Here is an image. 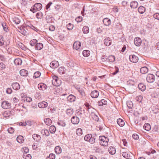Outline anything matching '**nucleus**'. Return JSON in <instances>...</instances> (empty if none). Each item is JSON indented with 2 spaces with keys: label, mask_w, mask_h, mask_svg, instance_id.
Here are the masks:
<instances>
[{
  "label": "nucleus",
  "mask_w": 159,
  "mask_h": 159,
  "mask_svg": "<svg viewBox=\"0 0 159 159\" xmlns=\"http://www.w3.org/2000/svg\"><path fill=\"white\" fill-rule=\"evenodd\" d=\"M83 54L85 57H87L90 55V52L89 50H84L83 52Z\"/></svg>",
  "instance_id": "39"
},
{
  "label": "nucleus",
  "mask_w": 159,
  "mask_h": 159,
  "mask_svg": "<svg viewBox=\"0 0 159 159\" xmlns=\"http://www.w3.org/2000/svg\"><path fill=\"white\" fill-rule=\"evenodd\" d=\"M99 140L100 143L101 145L103 146H107L108 145L109 139L107 137L104 136H101L99 137Z\"/></svg>",
  "instance_id": "1"
},
{
  "label": "nucleus",
  "mask_w": 159,
  "mask_h": 159,
  "mask_svg": "<svg viewBox=\"0 0 159 159\" xmlns=\"http://www.w3.org/2000/svg\"><path fill=\"white\" fill-rule=\"evenodd\" d=\"M71 123L73 124H78L80 121L79 118L77 116H73L71 119Z\"/></svg>",
  "instance_id": "8"
},
{
  "label": "nucleus",
  "mask_w": 159,
  "mask_h": 159,
  "mask_svg": "<svg viewBox=\"0 0 159 159\" xmlns=\"http://www.w3.org/2000/svg\"><path fill=\"white\" fill-rule=\"evenodd\" d=\"M141 40L139 38L137 37L134 39V43L136 46H140L141 44Z\"/></svg>",
  "instance_id": "10"
},
{
  "label": "nucleus",
  "mask_w": 159,
  "mask_h": 159,
  "mask_svg": "<svg viewBox=\"0 0 159 159\" xmlns=\"http://www.w3.org/2000/svg\"><path fill=\"white\" fill-rule=\"evenodd\" d=\"M57 124L59 125H60L63 127H64L66 125L65 123L64 122L62 121H60L58 122Z\"/></svg>",
  "instance_id": "53"
},
{
  "label": "nucleus",
  "mask_w": 159,
  "mask_h": 159,
  "mask_svg": "<svg viewBox=\"0 0 159 159\" xmlns=\"http://www.w3.org/2000/svg\"><path fill=\"white\" fill-rule=\"evenodd\" d=\"M6 67V65L2 62L0 63V68L1 69H3Z\"/></svg>",
  "instance_id": "59"
},
{
  "label": "nucleus",
  "mask_w": 159,
  "mask_h": 159,
  "mask_svg": "<svg viewBox=\"0 0 159 159\" xmlns=\"http://www.w3.org/2000/svg\"><path fill=\"white\" fill-rule=\"evenodd\" d=\"M153 17L158 20H159V13H157L153 15Z\"/></svg>",
  "instance_id": "58"
},
{
  "label": "nucleus",
  "mask_w": 159,
  "mask_h": 159,
  "mask_svg": "<svg viewBox=\"0 0 159 159\" xmlns=\"http://www.w3.org/2000/svg\"><path fill=\"white\" fill-rule=\"evenodd\" d=\"M53 80H52V84L56 86H58L61 84V80L58 77L56 76H53Z\"/></svg>",
  "instance_id": "3"
},
{
  "label": "nucleus",
  "mask_w": 159,
  "mask_h": 159,
  "mask_svg": "<svg viewBox=\"0 0 159 159\" xmlns=\"http://www.w3.org/2000/svg\"><path fill=\"white\" fill-rule=\"evenodd\" d=\"M148 71V69L146 66L143 67L140 69V72L142 74L147 73Z\"/></svg>",
  "instance_id": "25"
},
{
  "label": "nucleus",
  "mask_w": 159,
  "mask_h": 159,
  "mask_svg": "<svg viewBox=\"0 0 159 159\" xmlns=\"http://www.w3.org/2000/svg\"><path fill=\"white\" fill-rule=\"evenodd\" d=\"M23 157V158H25V159H31V156L30 154L26 155L25 154H24Z\"/></svg>",
  "instance_id": "52"
},
{
  "label": "nucleus",
  "mask_w": 159,
  "mask_h": 159,
  "mask_svg": "<svg viewBox=\"0 0 159 159\" xmlns=\"http://www.w3.org/2000/svg\"><path fill=\"white\" fill-rule=\"evenodd\" d=\"M99 92L97 90H94L91 93V96L93 98H96L98 97Z\"/></svg>",
  "instance_id": "12"
},
{
  "label": "nucleus",
  "mask_w": 159,
  "mask_h": 159,
  "mask_svg": "<svg viewBox=\"0 0 159 159\" xmlns=\"http://www.w3.org/2000/svg\"><path fill=\"white\" fill-rule=\"evenodd\" d=\"M11 86L13 89L16 90H19L20 89V85L17 82L12 83Z\"/></svg>",
  "instance_id": "16"
},
{
  "label": "nucleus",
  "mask_w": 159,
  "mask_h": 159,
  "mask_svg": "<svg viewBox=\"0 0 159 159\" xmlns=\"http://www.w3.org/2000/svg\"><path fill=\"white\" fill-rule=\"evenodd\" d=\"M75 97L73 95L71 94L69 95L67 97V100L70 102H74L75 100Z\"/></svg>",
  "instance_id": "21"
},
{
  "label": "nucleus",
  "mask_w": 159,
  "mask_h": 159,
  "mask_svg": "<svg viewBox=\"0 0 159 159\" xmlns=\"http://www.w3.org/2000/svg\"><path fill=\"white\" fill-rule=\"evenodd\" d=\"M48 106V103L47 102L43 101L40 102V108H43L47 107Z\"/></svg>",
  "instance_id": "38"
},
{
  "label": "nucleus",
  "mask_w": 159,
  "mask_h": 159,
  "mask_svg": "<svg viewBox=\"0 0 159 159\" xmlns=\"http://www.w3.org/2000/svg\"><path fill=\"white\" fill-rule=\"evenodd\" d=\"M12 92V89L10 88H8L6 90V92L7 93L10 94Z\"/></svg>",
  "instance_id": "62"
},
{
  "label": "nucleus",
  "mask_w": 159,
  "mask_h": 159,
  "mask_svg": "<svg viewBox=\"0 0 159 159\" xmlns=\"http://www.w3.org/2000/svg\"><path fill=\"white\" fill-rule=\"evenodd\" d=\"M17 141L20 143H22L24 141V139L23 136L21 135L18 136L16 139Z\"/></svg>",
  "instance_id": "26"
},
{
  "label": "nucleus",
  "mask_w": 159,
  "mask_h": 159,
  "mask_svg": "<svg viewBox=\"0 0 159 159\" xmlns=\"http://www.w3.org/2000/svg\"><path fill=\"white\" fill-rule=\"evenodd\" d=\"M23 106H22V104H17L15 105L14 109L15 110L20 111H23L22 109Z\"/></svg>",
  "instance_id": "17"
},
{
  "label": "nucleus",
  "mask_w": 159,
  "mask_h": 159,
  "mask_svg": "<svg viewBox=\"0 0 159 159\" xmlns=\"http://www.w3.org/2000/svg\"><path fill=\"white\" fill-rule=\"evenodd\" d=\"M47 88L48 86L46 84L43 83H40V88L41 89H40V90L44 91L45 92H46Z\"/></svg>",
  "instance_id": "30"
},
{
  "label": "nucleus",
  "mask_w": 159,
  "mask_h": 159,
  "mask_svg": "<svg viewBox=\"0 0 159 159\" xmlns=\"http://www.w3.org/2000/svg\"><path fill=\"white\" fill-rule=\"evenodd\" d=\"M129 59L130 61L133 63H136L139 60V58L138 57L133 54L129 56Z\"/></svg>",
  "instance_id": "5"
},
{
  "label": "nucleus",
  "mask_w": 159,
  "mask_h": 159,
  "mask_svg": "<svg viewBox=\"0 0 159 159\" xmlns=\"http://www.w3.org/2000/svg\"><path fill=\"white\" fill-rule=\"evenodd\" d=\"M76 133L79 136L83 134L82 129L81 128H78L76 130Z\"/></svg>",
  "instance_id": "45"
},
{
  "label": "nucleus",
  "mask_w": 159,
  "mask_h": 159,
  "mask_svg": "<svg viewBox=\"0 0 159 159\" xmlns=\"http://www.w3.org/2000/svg\"><path fill=\"white\" fill-rule=\"evenodd\" d=\"M87 107V110L88 111L89 113H90L91 114L93 113H94L97 111L95 109H94L93 107H90V106L89 104H88L86 105Z\"/></svg>",
  "instance_id": "14"
},
{
  "label": "nucleus",
  "mask_w": 159,
  "mask_h": 159,
  "mask_svg": "<svg viewBox=\"0 0 159 159\" xmlns=\"http://www.w3.org/2000/svg\"><path fill=\"white\" fill-rule=\"evenodd\" d=\"M108 151L109 153L111 155H114L116 152V149L114 147H110L109 148Z\"/></svg>",
  "instance_id": "20"
},
{
  "label": "nucleus",
  "mask_w": 159,
  "mask_h": 159,
  "mask_svg": "<svg viewBox=\"0 0 159 159\" xmlns=\"http://www.w3.org/2000/svg\"><path fill=\"white\" fill-rule=\"evenodd\" d=\"M103 22L105 25L109 26L111 24V21L108 18H106L103 19Z\"/></svg>",
  "instance_id": "15"
},
{
  "label": "nucleus",
  "mask_w": 159,
  "mask_h": 159,
  "mask_svg": "<svg viewBox=\"0 0 159 159\" xmlns=\"http://www.w3.org/2000/svg\"><path fill=\"white\" fill-rule=\"evenodd\" d=\"M7 131L9 133L12 134L14 132V130L12 127H10L8 129Z\"/></svg>",
  "instance_id": "57"
},
{
  "label": "nucleus",
  "mask_w": 159,
  "mask_h": 159,
  "mask_svg": "<svg viewBox=\"0 0 159 159\" xmlns=\"http://www.w3.org/2000/svg\"><path fill=\"white\" fill-rule=\"evenodd\" d=\"M55 29V28L53 25H51L49 27V30L51 31H53Z\"/></svg>",
  "instance_id": "63"
},
{
  "label": "nucleus",
  "mask_w": 159,
  "mask_h": 159,
  "mask_svg": "<svg viewBox=\"0 0 159 159\" xmlns=\"http://www.w3.org/2000/svg\"><path fill=\"white\" fill-rule=\"evenodd\" d=\"M81 46V43L79 41H76L74 43L73 45V48L74 49H75L76 50H77L80 48Z\"/></svg>",
  "instance_id": "11"
},
{
  "label": "nucleus",
  "mask_w": 159,
  "mask_h": 159,
  "mask_svg": "<svg viewBox=\"0 0 159 159\" xmlns=\"http://www.w3.org/2000/svg\"><path fill=\"white\" fill-rule=\"evenodd\" d=\"M143 98V97L142 96L139 95L136 98V100L138 102H141Z\"/></svg>",
  "instance_id": "54"
},
{
  "label": "nucleus",
  "mask_w": 159,
  "mask_h": 159,
  "mask_svg": "<svg viewBox=\"0 0 159 159\" xmlns=\"http://www.w3.org/2000/svg\"><path fill=\"white\" fill-rule=\"evenodd\" d=\"M30 44L33 46L35 45V48L36 50H40V43H38V40L35 39H33L30 41Z\"/></svg>",
  "instance_id": "2"
},
{
  "label": "nucleus",
  "mask_w": 159,
  "mask_h": 159,
  "mask_svg": "<svg viewBox=\"0 0 159 159\" xmlns=\"http://www.w3.org/2000/svg\"><path fill=\"white\" fill-rule=\"evenodd\" d=\"M3 115L5 117H8L11 115V111H5L3 113Z\"/></svg>",
  "instance_id": "36"
},
{
  "label": "nucleus",
  "mask_w": 159,
  "mask_h": 159,
  "mask_svg": "<svg viewBox=\"0 0 159 159\" xmlns=\"http://www.w3.org/2000/svg\"><path fill=\"white\" fill-rule=\"evenodd\" d=\"M66 112L68 116H71L73 114L74 111L72 108H70L66 110Z\"/></svg>",
  "instance_id": "24"
},
{
  "label": "nucleus",
  "mask_w": 159,
  "mask_h": 159,
  "mask_svg": "<svg viewBox=\"0 0 159 159\" xmlns=\"http://www.w3.org/2000/svg\"><path fill=\"white\" fill-rule=\"evenodd\" d=\"M13 21L16 24H18L20 22L19 18L18 17H15L13 18Z\"/></svg>",
  "instance_id": "37"
},
{
  "label": "nucleus",
  "mask_w": 159,
  "mask_h": 159,
  "mask_svg": "<svg viewBox=\"0 0 159 159\" xmlns=\"http://www.w3.org/2000/svg\"><path fill=\"white\" fill-rule=\"evenodd\" d=\"M40 77V72L39 71H37L35 72L33 76V78L34 79L38 78Z\"/></svg>",
  "instance_id": "49"
},
{
  "label": "nucleus",
  "mask_w": 159,
  "mask_h": 159,
  "mask_svg": "<svg viewBox=\"0 0 159 159\" xmlns=\"http://www.w3.org/2000/svg\"><path fill=\"white\" fill-rule=\"evenodd\" d=\"M66 27L68 30H70L73 29V25L70 23H69L67 25Z\"/></svg>",
  "instance_id": "51"
},
{
  "label": "nucleus",
  "mask_w": 159,
  "mask_h": 159,
  "mask_svg": "<svg viewBox=\"0 0 159 159\" xmlns=\"http://www.w3.org/2000/svg\"><path fill=\"white\" fill-rule=\"evenodd\" d=\"M41 134L43 135H46L48 136L49 135V133L48 130L47 129H42L41 131Z\"/></svg>",
  "instance_id": "34"
},
{
  "label": "nucleus",
  "mask_w": 159,
  "mask_h": 159,
  "mask_svg": "<svg viewBox=\"0 0 159 159\" xmlns=\"http://www.w3.org/2000/svg\"><path fill=\"white\" fill-rule=\"evenodd\" d=\"M32 137L33 139L36 141L39 142L40 140V135L36 134H34L33 135Z\"/></svg>",
  "instance_id": "31"
},
{
  "label": "nucleus",
  "mask_w": 159,
  "mask_h": 159,
  "mask_svg": "<svg viewBox=\"0 0 159 159\" xmlns=\"http://www.w3.org/2000/svg\"><path fill=\"white\" fill-rule=\"evenodd\" d=\"M40 10V3H37L35 4L33 6V8L30 9V11L34 13L37 11H39Z\"/></svg>",
  "instance_id": "4"
},
{
  "label": "nucleus",
  "mask_w": 159,
  "mask_h": 159,
  "mask_svg": "<svg viewBox=\"0 0 159 159\" xmlns=\"http://www.w3.org/2000/svg\"><path fill=\"white\" fill-rule=\"evenodd\" d=\"M75 20L77 22H80L82 20V18L81 16H79L77 17L75 19Z\"/></svg>",
  "instance_id": "56"
},
{
  "label": "nucleus",
  "mask_w": 159,
  "mask_h": 159,
  "mask_svg": "<svg viewBox=\"0 0 159 159\" xmlns=\"http://www.w3.org/2000/svg\"><path fill=\"white\" fill-rule=\"evenodd\" d=\"M104 43L107 46H109L111 44V40L109 37L106 38L104 40Z\"/></svg>",
  "instance_id": "13"
},
{
  "label": "nucleus",
  "mask_w": 159,
  "mask_h": 159,
  "mask_svg": "<svg viewBox=\"0 0 159 159\" xmlns=\"http://www.w3.org/2000/svg\"><path fill=\"white\" fill-rule=\"evenodd\" d=\"M56 128L54 125H52L50 127L49 131L52 134L54 133L56 131Z\"/></svg>",
  "instance_id": "41"
},
{
  "label": "nucleus",
  "mask_w": 159,
  "mask_h": 159,
  "mask_svg": "<svg viewBox=\"0 0 159 159\" xmlns=\"http://www.w3.org/2000/svg\"><path fill=\"white\" fill-rule=\"evenodd\" d=\"M131 154V153H128L126 152H124L122 153V155L124 157L127 158L130 157Z\"/></svg>",
  "instance_id": "40"
},
{
  "label": "nucleus",
  "mask_w": 159,
  "mask_h": 159,
  "mask_svg": "<svg viewBox=\"0 0 159 159\" xmlns=\"http://www.w3.org/2000/svg\"><path fill=\"white\" fill-rule=\"evenodd\" d=\"M2 106L3 108L9 109L11 107V103L7 101H4L2 103Z\"/></svg>",
  "instance_id": "7"
},
{
  "label": "nucleus",
  "mask_w": 159,
  "mask_h": 159,
  "mask_svg": "<svg viewBox=\"0 0 159 159\" xmlns=\"http://www.w3.org/2000/svg\"><path fill=\"white\" fill-rule=\"evenodd\" d=\"M23 151L25 153V154H26L27 153L29 152V150L28 148L25 147L23 148Z\"/></svg>",
  "instance_id": "60"
},
{
  "label": "nucleus",
  "mask_w": 159,
  "mask_h": 159,
  "mask_svg": "<svg viewBox=\"0 0 159 159\" xmlns=\"http://www.w3.org/2000/svg\"><path fill=\"white\" fill-rule=\"evenodd\" d=\"M55 151L57 154H59L61 152V148L58 146H56L55 148Z\"/></svg>",
  "instance_id": "35"
},
{
  "label": "nucleus",
  "mask_w": 159,
  "mask_h": 159,
  "mask_svg": "<svg viewBox=\"0 0 159 159\" xmlns=\"http://www.w3.org/2000/svg\"><path fill=\"white\" fill-rule=\"evenodd\" d=\"M96 136V134H95V135L93 136L92 135L91 138L90 139L88 142L91 144H93L95 142Z\"/></svg>",
  "instance_id": "32"
},
{
  "label": "nucleus",
  "mask_w": 159,
  "mask_h": 159,
  "mask_svg": "<svg viewBox=\"0 0 159 159\" xmlns=\"http://www.w3.org/2000/svg\"><path fill=\"white\" fill-rule=\"evenodd\" d=\"M14 63L16 65H20L22 63L21 59L20 58H17L14 60Z\"/></svg>",
  "instance_id": "18"
},
{
  "label": "nucleus",
  "mask_w": 159,
  "mask_h": 159,
  "mask_svg": "<svg viewBox=\"0 0 159 159\" xmlns=\"http://www.w3.org/2000/svg\"><path fill=\"white\" fill-rule=\"evenodd\" d=\"M65 68L63 66L59 67L58 69V72L61 74H65Z\"/></svg>",
  "instance_id": "29"
},
{
  "label": "nucleus",
  "mask_w": 159,
  "mask_h": 159,
  "mask_svg": "<svg viewBox=\"0 0 159 159\" xmlns=\"http://www.w3.org/2000/svg\"><path fill=\"white\" fill-rule=\"evenodd\" d=\"M44 121L45 124L47 125H51L52 124V120L49 118H46L44 119Z\"/></svg>",
  "instance_id": "42"
},
{
  "label": "nucleus",
  "mask_w": 159,
  "mask_h": 159,
  "mask_svg": "<svg viewBox=\"0 0 159 159\" xmlns=\"http://www.w3.org/2000/svg\"><path fill=\"white\" fill-rule=\"evenodd\" d=\"M118 124L120 126H123L125 125V122L124 120L121 119L119 118L117 120Z\"/></svg>",
  "instance_id": "27"
},
{
  "label": "nucleus",
  "mask_w": 159,
  "mask_h": 159,
  "mask_svg": "<svg viewBox=\"0 0 159 159\" xmlns=\"http://www.w3.org/2000/svg\"><path fill=\"white\" fill-rule=\"evenodd\" d=\"M78 90L81 96V98L85 96V94L84 89L79 88L78 89Z\"/></svg>",
  "instance_id": "28"
},
{
  "label": "nucleus",
  "mask_w": 159,
  "mask_h": 159,
  "mask_svg": "<svg viewBox=\"0 0 159 159\" xmlns=\"http://www.w3.org/2000/svg\"><path fill=\"white\" fill-rule=\"evenodd\" d=\"M83 31L84 33L86 34L88 33L89 32V27L87 26H84L83 28Z\"/></svg>",
  "instance_id": "44"
},
{
  "label": "nucleus",
  "mask_w": 159,
  "mask_h": 159,
  "mask_svg": "<svg viewBox=\"0 0 159 159\" xmlns=\"http://www.w3.org/2000/svg\"><path fill=\"white\" fill-rule=\"evenodd\" d=\"M4 39L2 35L0 36V46H2L4 43Z\"/></svg>",
  "instance_id": "47"
},
{
  "label": "nucleus",
  "mask_w": 159,
  "mask_h": 159,
  "mask_svg": "<svg viewBox=\"0 0 159 159\" xmlns=\"http://www.w3.org/2000/svg\"><path fill=\"white\" fill-rule=\"evenodd\" d=\"M139 12L140 14H143L145 11V8L143 6L139 7L138 9Z\"/></svg>",
  "instance_id": "33"
},
{
  "label": "nucleus",
  "mask_w": 159,
  "mask_h": 159,
  "mask_svg": "<svg viewBox=\"0 0 159 159\" xmlns=\"http://www.w3.org/2000/svg\"><path fill=\"white\" fill-rule=\"evenodd\" d=\"M138 3L136 1L132 2L130 3V7L134 9L138 7Z\"/></svg>",
  "instance_id": "22"
},
{
  "label": "nucleus",
  "mask_w": 159,
  "mask_h": 159,
  "mask_svg": "<svg viewBox=\"0 0 159 159\" xmlns=\"http://www.w3.org/2000/svg\"><path fill=\"white\" fill-rule=\"evenodd\" d=\"M143 127L144 129L147 131H149L151 129L150 125L148 123L145 124Z\"/></svg>",
  "instance_id": "46"
},
{
  "label": "nucleus",
  "mask_w": 159,
  "mask_h": 159,
  "mask_svg": "<svg viewBox=\"0 0 159 159\" xmlns=\"http://www.w3.org/2000/svg\"><path fill=\"white\" fill-rule=\"evenodd\" d=\"M49 157L50 158V159H54L55 157V154L51 153L49 154Z\"/></svg>",
  "instance_id": "64"
},
{
  "label": "nucleus",
  "mask_w": 159,
  "mask_h": 159,
  "mask_svg": "<svg viewBox=\"0 0 159 159\" xmlns=\"http://www.w3.org/2000/svg\"><path fill=\"white\" fill-rule=\"evenodd\" d=\"M50 66L53 69L56 68L59 66L58 62L56 61H52L50 63Z\"/></svg>",
  "instance_id": "9"
},
{
  "label": "nucleus",
  "mask_w": 159,
  "mask_h": 159,
  "mask_svg": "<svg viewBox=\"0 0 159 159\" xmlns=\"http://www.w3.org/2000/svg\"><path fill=\"white\" fill-rule=\"evenodd\" d=\"M146 80L149 83H152L155 80V76L152 74H149L146 77Z\"/></svg>",
  "instance_id": "6"
},
{
  "label": "nucleus",
  "mask_w": 159,
  "mask_h": 159,
  "mask_svg": "<svg viewBox=\"0 0 159 159\" xmlns=\"http://www.w3.org/2000/svg\"><path fill=\"white\" fill-rule=\"evenodd\" d=\"M2 25L4 30L6 32H7L8 31V29L5 23H2Z\"/></svg>",
  "instance_id": "55"
},
{
  "label": "nucleus",
  "mask_w": 159,
  "mask_h": 159,
  "mask_svg": "<svg viewBox=\"0 0 159 159\" xmlns=\"http://www.w3.org/2000/svg\"><path fill=\"white\" fill-rule=\"evenodd\" d=\"M139 89L142 91H144L146 89V86L142 83H140L138 85Z\"/></svg>",
  "instance_id": "19"
},
{
  "label": "nucleus",
  "mask_w": 159,
  "mask_h": 159,
  "mask_svg": "<svg viewBox=\"0 0 159 159\" xmlns=\"http://www.w3.org/2000/svg\"><path fill=\"white\" fill-rule=\"evenodd\" d=\"M20 73L22 76H26L28 74V71L22 69L20 71Z\"/></svg>",
  "instance_id": "23"
},
{
  "label": "nucleus",
  "mask_w": 159,
  "mask_h": 159,
  "mask_svg": "<svg viewBox=\"0 0 159 159\" xmlns=\"http://www.w3.org/2000/svg\"><path fill=\"white\" fill-rule=\"evenodd\" d=\"M92 134H86L84 137V139L85 141H89L92 137Z\"/></svg>",
  "instance_id": "43"
},
{
  "label": "nucleus",
  "mask_w": 159,
  "mask_h": 159,
  "mask_svg": "<svg viewBox=\"0 0 159 159\" xmlns=\"http://www.w3.org/2000/svg\"><path fill=\"white\" fill-rule=\"evenodd\" d=\"M115 58L114 56L110 55L109 56L108 60L109 61L111 62H113L115 61Z\"/></svg>",
  "instance_id": "48"
},
{
  "label": "nucleus",
  "mask_w": 159,
  "mask_h": 159,
  "mask_svg": "<svg viewBox=\"0 0 159 159\" xmlns=\"http://www.w3.org/2000/svg\"><path fill=\"white\" fill-rule=\"evenodd\" d=\"M132 137L134 139L137 140L139 138V136L136 134H133Z\"/></svg>",
  "instance_id": "61"
},
{
  "label": "nucleus",
  "mask_w": 159,
  "mask_h": 159,
  "mask_svg": "<svg viewBox=\"0 0 159 159\" xmlns=\"http://www.w3.org/2000/svg\"><path fill=\"white\" fill-rule=\"evenodd\" d=\"M128 107L130 109L132 108L133 106V103L132 101H129L127 102Z\"/></svg>",
  "instance_id": "50"
}]
</instances>
